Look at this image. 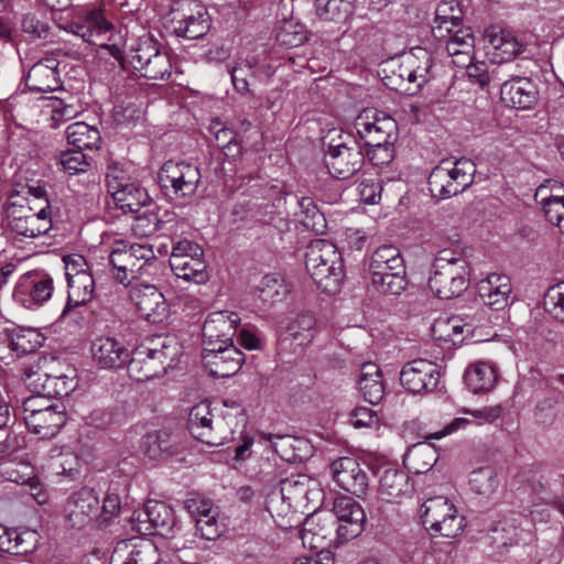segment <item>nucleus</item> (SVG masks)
Instances as JSON below:
<instances>
[{"label":"nucleus","instance_id":"obj_1","mask_svg":"<svg viewBox=\"0 0 564 564\" xmlns=\"http://www.w3.org/2000/svg\"><path fill=\"white\" fill-rule=\"evenodd\" d=\"M180 354L181 347L175 338H150L130 354L127 365L129 377L140 382L159 378L176 366Z\"/></svg>","mask_w":564,"mask_h":564},{"label":"nucleus","instance_id":"obj_2","mask_svg":"<svg viewBox=\"0 0 564 564\" xmlns=\"http://www.w3.org/2000/svg\"><path fill=\"white\" fill-rule=\"evenodd\" d=\"M215 409L208 401L194 405L188 415L191 433L199 442L208 446H220L234 440L239 425H245V415L236 408L234 410L214 413Z\"/></svg>","mask_w":564,"mask_h":564},{"label":"nucleus","instance_id":"obj_3","mask_svg":"<svg viewBox=\"0 0 564 564\" xmlns=\"http://www.w3.org/2000/svg\"><path fill=\"white\" fill-rule=\"evenodd\" d=\"M305 268L322 292H339L345 272L341 254L333 242L325 239L311 241L305 253Z\"/></svg>","mask_w":564,"mask_h":564},{"label":"nucleus","instance_id":"obj_4","mask_svg":"<svg viewBox=\"0 0 564 564\" xmlns=\"http://www.w3.org/2000/svg\"><path fill=\"white\" fill-rule=\"evenodd\" d=\"M453 10L448 3H441L436 8V15L432 32L435 39L444 44V48L452 62L457 67H465L474 61L475 37L469 29L459 26L460 19L448 15L447 11Z\"/></svg>","mask_w":564,"mask_h":564},{"label":"nucleus","instance_id":"obj_5","mask_svg":"<svg viewBox=\"0 0 564 564\" xmlns=\"http://www.w3.org/2000/svg\"><path fill=\"white\" fill-rule=\"evenodd\" d=\"M64 30L84 42L107 50L111 56L122 62L123 55L115 26L107 20L102 10L91 9L85 14L67 23Z\"/></svg>","mask_w":564,"mask_h":564},{"label":"nucleus","instance_id":"obj_6","mask_svg":"<svg viewBox=\"0 0 564 564\" xmlns=\"http://www.w3.org/2000/svg\"><path fill=\"white\" fill-rule=\"evenodd\" d=\"M476 165L469 159L440 162L427 178L431 195L437 199H447L466 191L473 183Z\"/></svg>","mask_w":564,"mask_h":564},{"label":"nucleus","instance_id":"obj_7","mask_svg":"<svg viewBox=\"0 0 564 564\" xmlns=\"http://www.w3.org/2000/svg\"><path fill=\"white\" fill-rule=\"evenodd\" d=\"M10 229L18 236L35 238L45 235L52 227V210L48 202L32 206L28 197L11 195L7 207Z\"/></svg>","mask_w":564,"mask_h":564},{"label":"nucleus","instance_id":"obj_8","mask_svg":"<svg viewBox=\"0 0 564 564\" xmlns=\"http://www.w3.org/2000/svg\"><path fill=\"white\" fill-rule=\"evenodd\" d=\"M433 67L432 54L423 47H414L402 56L398 68L392 70L393 76L386 77V85L413 95L433 78Z\"/></svg>","mask_w":564,"mask_h":564},{"label":"nucleus","instance_id":"obj_9","mask_svg":"<svg viewBox=\"0 0 564 564\" xmlns=\"http://www.w3.org/2000/svg\"><path fill=\"white\" fill-rule=\"evenodd\" d=\"M155 259L151 245L115 242L109 256L113 269V278L123 285H131L141 275L145 265Z\"/></svg>","mask_w":564,"mask_h":564},{"label":"nucleus","instance_id":"obj_10","mask_svg":"<svg viewBox=\"0 0 564 564\" xmlns=\"http://www.w3.org/2000/svg\"><path fill=\"white\" fill-rule=\"evenodd\" d=\"M421 519L432 536L455 538L464 529V518L458 516L454 503L444 496H435L424 501Z\"/></svg>","mask_w":564,"mask_h":564},{"label":"nucleus","instance_id":"obj_11","mask_svg":"<svg viewBox=\"0 0 564 564\" xmlns=\"http://www.w3.org/2000/svg\"><path fill=\"white\" fill-rule=\"evenodd\" d=\"M362 145L355 137L339 135L336 142L333 140L325 153V164L329 173L338 178L346 180L357 173L364 165L365 154Z\"/></svg>","mask_w":564,"mask_h":564},{"label":"nucleus","instance_id":"obj_12","mask_svg":"<svg viewBox=\"0 0 564 564\" xmlns=\"http://www.w3.org/2000/svg\"><path fill=\"white\" fill-rule=\"evenodd\" d=\"M170 268L178 279L205 283L208 280L203 248L187 239L176 241L170 256Z\"/></svg>","mask_w":564,"mask_h":564},{"label":"nucleus","instance_id":"obj_13","mask_svg":"<svg viewBox=\"0 0 564 564\" xmlns=\"http://www.w3.org/2000/svg\"><path fill=\"white\" fill-rule=\"evenodd\" d=\"M354 128L362 148L394 143L398 137L397 121L377 109H364L356 117Z\"/></svg>","mask_w":564,"mask_h":564},{"label":"nucleus","instance_id":"obj_14","mask_svg":"<svg viewBox=\"0 0 564 564\" xmlns=\"http://www.w3.org/2000/svg\"><path fill=\"white\" fill-rule=\"evenodd\" d=\"M129 63L140 76L149 79H163L171 75V59L166 52H162L150 37L139 39L132 45Z\"/></svg>","mask_w":564,"mask_h":564},{"label":"nucleus","instance_id":"obj_15","mask_svg":"<svg viewBox=\"0 0 564 564\" xmlns=\"http://www.w3.org/2000/svg\"><path fill=\"white\" fill-rule=\"evenodd\" d=\"M158 178L163 188H171L178 197H189L197 192L202 175L194 164L169 160L161 166Z\"/></svg>","mask_w":564,"mask_h":564},{"label":"nucleus","instance_id":"obj_16","mask_svg":"<svg viewBox=\"0 0 564 564\" xmlns=\"http://www.w3.org/2000/svg\"><path fill=\"white\" fill-rule=\"evenodd\" d=\"M132 529L143 535H167L173 531L175 516L173 510L163 502L149 501L143 509L137 510L131 517Z\"/></svg>","mask_w":564,"mask_h":564},{"label":"nucleus","instance_id":"obj_17","mask_svg":"<svg viewBox=\"0 0 564 564\" xmlns=\"http://www.w3.org/2000/svg\"><path fill=\"white\" fill-rule=\"evenodd\" d=\"M440 265L433 268L429 279V288L433 294L442 300L459 296L468 288L469 267L467 261L458 262L457 267Z\"/></svg>","mask_w":564,"mask_h":564},{"label":"nucleus","instance_id":"obj_18","mask_svg":"<svg viewBox=\"0 0 564 564\" xmlns=\"http://www.w3.org/2000/svg\"><path fill=\"white\" fill-rule=\"evenodd\" d=\"M54 291L53 278L43 271H31L23 274L15 289L14 299L29 310H34L47 302Z\"/></svg>","mask_w":564,"mask_h":564},{"label":"nucleus","instance_id":"obj_19","mask_svg":"<svg viewBox=\"0 0 564 564\" xmlns=\"http://www.w3.org/2000/svg\"><path fill=\"white\" fill-rule=\"evenodd\" d=\"M441 379L438 365L419 358L406 362L400 371V383L409 392L431 393L436 390Z\"/></svg>","mask_w":564,"mask_h":564},{"label":"nucleus","instance_id":"obj_20","mask_svg":"<svg viewBox=\"0 0 564 564\" xmlns=\"http://www.w3.org/2000/svg\"><path fill=\"white\" fill-rule=\"evenodd\" d=\"M176 36L187 40L203 37L210 29V17L207 8L198 0L183 3L180 13L172 19Z\"/></svg>","mask_w":564,"mask_h":564},{"label":"nucleus","instance_id":"obj_21","mask_svg":"<svg viewBox=\"0 0 564 564\" xmlns=\"http://www.w3.org/2000/svg\"><path fill=\"white\" fill-rule=\"evenodd\" d=\"M99 498L90 488L73 492L66 500L64 514L69 528L82 530L98 518Z\"/></svg>","mask_w":564,"mask_h":564},{"label":"nucleus","instance_id":"obj_22","mask_svg":"<svg viewBox=\"0 0 564 564\" xmlns=\"http://www.w3.org/2000/svg\"><path fill=\"white\" fill-rule=\"evenodd\" d=\"M204 366L216 378H228L239 371L243 364V354L232 344H224L204 348L202 354Z\"/></svg>","mask_w":564,"mask_h":564},{"label":"nucleus","instance_id":"obj_23","mask_svg":"<svg viewBox=\"0 0 564 564\" xmlns=\"http://www.w3.org/2000/svg\"><path fill=\"white\" fill-rule=\"evenodd\" d=\"M333 479L345 491L357 497L366 495L369 486L367 467L354 457H340L330 465Z\"/></svg>","mask_w":564,"mask_h":564},{"label":"nucleus","instance_id":"obj_24","mask_svg":"<svg viewBox=\"0 0 564 564\" xmlns=\"http://www.w3.org/2000/svg\"><path fill=\"white\" fill-rule=\"evenodd\" d=\"M129 295L141 316L147 321L161 323L167 316V303L155 285L135 282L131 284Z\"/></svg>","mask_w":564,"mask_h":564},{"label":"nucleus","instance_id":"obj_25","mask_svg":"<svg viewBox=\"0 0 564 564\" xmlns=\"http://www.w3.org/2000/svg\"><path fill=\"white\" fill-rule=\"evenodd\" d=\"M332 510L337 519L336 532L339 539L351 540L362 532L366 513L356 500L346 496L338 497Z\"/></svg>","mask_w":564,"mask_h":564},{"label":"nucleus","instance_id":"obj_26","mask_svg":"<svg viewBox=\"0 0 564 564\" xmlns=\"http://www.w3.org/2000/svg\"><path fill=\"white\" fill-rule=\"evenodd\" d=\"M110 564H167L151 540L120 541L111 555Z\"/></svg>","mask_w":564,"mask_h":564},{"label":"nucleus","instance_id":"obj_27","mask_svg":"<svg viewBox=\"0 0 564 564\" xmlns=\"http://www.w3.org/2000/svg\"><path fill=\"white\" fill-rule=\"evenodd\" d=\"M486 53L495 64H501L513 59L523 51L514 35L497 26H489L484 34Z\"/></svg>","mask_w":564,"mask_h":564},{"label":"nucleus","instance_id":"obj_28","mask_svg":"<svg viewBox=\"0 0 564 564\" xmlns=\"http://www.w3.org/2000/svg\"><path fill=\"white\" fill-rule=\"evenodd\" d=\"M93 360L102 369H120L128 365L130 351L117 338L98 336L90 345Z\"/></svg>","mask_w":564,"mask_h":564},{"label":"nucleus","instance_id":"obj_29","mask_svg":"<svg viewBox=\"0 0 564 564\" xmlns=\"http://www.w3.org/2000/svg\"><path fill=\"white\" fill-rule=\"evenodd\" d=\"M239 317L235 313L214 312L203 325L204 348L232 343Z\"/></svg>","mask_w":564,"mask_h":564},{"label":"nucleus","instance_id":"obj_30","mask_svg":"<svg viewBox=\"0 0 564 564\" xmlns=\"http://www.w3.org/2000/svg\"><path fill=\"white\" fill-rule=\"evenodd\" d=\"M58 65L54 56H46L33 64L25 76L26 87L37 93L56 90L61 86Z\"/></svg>","mask_w":564,"mask_h":564},{"label":"nucleus","instance_id":"obj_31","mask_svg":"<svg viewBox=\"0 0 564 564\" xmlns=\"http://www.w3.org/2000/svg\"><path fill=\"white\" fill-rule=\"evenodd\" d=\"M511 291L510 278L500 273H491L478 284V293L484 304L495 311L508 305Z\"/></svg>","mask_w":564,"mask_h":564},{"label":"nucleus","instance_id":"obj_32","mask_svg":"<svg viewBox=\"0 0 564 564\" xmlns=\"http://www.w3.org/2000/svg\"><path fill=\"white\" fill-rule=\"evenodd\" d=\"M501 99L517 109H530L538 99V89L528 77H517L500 87Z\"/></svg>","mask_w":564,"mask_h":564},{"label":"nucleus","instance_id":"obj_33","mask_svg":"<svg viewBox=\"0 0 564 564\" xmlns=\"http://www.w3.org/2000/svg\"><path fill=\"white\" fill-rule=\"evenodd\" d=\"M65 422V408L62 403L44 412L34 413L29 417H24V423L29 431L39 435L41 438L54 437Z\"/></svg>","mask_w":564,"mask_h":564},{"label":"nucleus","instance_id":"obj_34","mask_svg":"<svg viewBox=\"0 0 564 564\" xmlns=\"http://www.w3.org/2000/svg\"><path fill=\"white\" fill-rule=\"evenodd\" d=\"M66 280L67 301L62 311V317H65L73 308L86 305L90 302L95 292V280L90 271L68 276Z\"/></svg>","mask_w":564,"mask_h":564},{"label":"nucleus","instance_id":"obj_35","mask_svg":"<svg viewBox=\"0 0 564 564\" xmlns=\"http://www.w3.org/2000/svg\"><path fill=\"white\" fill-rule=\"evenodd\" d=\"M37 380L41 381L37 386L42 389V393L51 398L67 397L77 387L75 369L70 367H66L65 370L44 372Z\"/></svg>","mask_w":564,"mask_h":564},{"label":"nucleus","instance_id":"obj_36","mask_svg":"<svg viewBox=\"0 0 564 564\" xmlns=\"http://www.w3.org/2000/svg\"><path fill=\"white\" fill-rule=\"evenodd\" d=\"M108 193L112 196L116 207L124 214H138L151 200L145 188L135 182L123 184Z\"/></svg>","mask_w":564,"mask_h":564},{"label":"nucleus","instance_id":"obj_37","mask_svg":"<svg viewBox=\"0 0 564 564\" xmlns=\"http://www.w3.org/2000/svg\"><path fill=\"white\" fill-rule=\"evenodd\" d=\"M404 262L399 250L393 246H381L371 254L369 260L370 280L389 274L390 272H403Z\"/></svg>","mask_w":564,"mask_h":564},{"label":"nucleus","instance_id":"obj_38","mask_svg":"<svg viewBox=\"0 0 564 564\" xmlns=\"http://www.w3.org/2000/svg\"><path fill=\"white\" fill-rule=\"evenodd\" d=\"M464 381L473 393L488 392L497 381V372L492 365L479 361L465 370Z\"/></svg>","mask_w":564,"mask_h":564},{"label":"nucleus","instance_id":"obj_39","mask_svg":"<svg viewBox=\"0 0 564 564\" xmlns=\"http://www.w3.org/2000/svg\"><path fill=\"white\" fill-rule=\"evenodd\" d=\"M358 386L364 399L370 404L379 403L384 395L381 372L376 364L362 365Z\"/></svg>","mask_w":564,"mask_h":564},{"label":"nucleus","instance_id":"obj_40","mask_svg":"<svg viewBox=\"0 0 564 564\" xmlns=\"http://www.w3.org/2000/svg\"><path fill=\"white\" fill-rule=\"evenodd\" d=\"M141 446L144 454L151 459H160L178 452L175 437L165 431L148 433L142 438Z\"/></svg>","mask_w":564,"mask_h":564},{"label":"nucleus","instance_id":"obj_41","mask_svg":"<svg viewBox=\"0 0 564 564\" xmlns=\"http://www.w3.org/2000/svg\"><path fill=\"white\" fill-rule=\"evenodd\" d=\"M411 489L409 476L401 470L387 468L380 476L379 492L387 501H394Z\"/></svg>","mask_w":564,"mask_h":564},{"label":"nucleus","instance_id":"obj_42","mask_svg":"<svg viewBox=\"0 0 564 564\" xmlns=\"http://www.w3.org/2000/svg\"><path fill=\"white\" fill-rule=\"evenodd\" d=\"M67 142L77 150L98 149L101 141L99 130L86 122L77 121L67 126L65 130Z\"/></svg>","mask_w":564,"mask_h":564},{"label":"nucleus","instance_id":"obj_43","mask_svg":"<svg viewBox=\"0 0 564 564\" xmlns=\"http://www.w3.org/2000/svg\"><path fill=\"white\" fill-rule=\"evenodd\" d=\"M315 481L304 474H292L280 481V492L283 501L291 507L307 499L310 487Z\"/></svg>","mask_w":564,"mask_h":564},{"label":"nucleus","instance_id":"obj_44","mask_svg":"<svg viewBox=\"0 0 564 564\" xmlns=\"http://www.w3.org/2000/svg\"><path fill=\"white\" fill-rule=\"evenodd\" d=\"M36 542L34 531L8 530L0 536V550L15 555L28 554L35 549Z\"/></svg>","mask_w":564,"mask_h":564},{"label":"nucleus","instance_id":"obj_45","mask_svg":"<svg viewBox=\"0 0 564 564\" xmlns=\"http://www.w3.org/2000/svg\"><path fill=\"white\" fill-rule=\"evenodd\" d=\"M260 437L264 441L270 442L272 449L283 460L291 462V460L301 458V456L296 453V451H300L302 445H305L304 440L296 438L291 435L270 434V433H261Z\"/></svg>","mask_w":564,"mask_h":564},{"label":"nucleus","instance_id":"obj_46","mask_svg":"<svg viewBox=\"0 0 564 564\" xmlns=\"http://www.w3.org/2000/svg\"><path fill=\"white\" fill-rule=\"evenodd\" d=\"M299 221L308 230L315 234H323L326 229V219L318 210L317 205L311 197H302L299 200Z\"/></svg>","mask_w":564,"mask_h":564},{"label":"nucleus","instance_id":"obj_47","mask_svg":"<svg viewBox=\"0 0 564 564\" xmlns=\"http://www.w3.org/2000/svg\"><path fill=\"white\" fill-rule=\"evenodd\" d=\"M289 293L283 280L275 274H268L262 278L258 286V296L264 304L282 302Z\"/></svg>","mask_w":564,"mask_h":564},{"label":"nucleus","instance_id":"obj_48","mask_svg":"<svg viewBox=\"0 0 564 564\" xmlns=\"http://www.w3.org/2000/svg\"><path fill=\"white\" fill-rule=\"evenodd\" d=\"M354 10V0H316V11L326 21H338Z\"/></svg>","mask_w":564,"mask_h":564},{"label":"nucleus","instance_id":"obj_49","mask_svg":"<svg viewBox=\"0 0 564 564\" xmlns=\"http://www.w3.org/2000/svg\"><path fill=\"white\" fill-rule=\"evenodd\" d=\"M210 132L215 135L217 145L225 150L227 156L236 158L241 153V147L236 140V132L224 127L220 120H213L209 127Z\"/></svg>","mask_w":564,"mask_h":564},{"label":"nucleus","instance_id":"obj_50","mask_svg":"<svg viewBox=\"0 0 564 564\" xmlns=\"http://www.w3.org/2000/svg\"><path fill=\"white\" fill-rule=\"evenodd\" d=\"M405 460L412 465L415 473L429 470L436 462V454L430 444L413 445L405 455Z\"/></svg>","mask_w":564,"mask_h":564},{"label":"nucleus","instance_id":"obj_51","mask_svg":"<svg viewBox=\"0 0 564 564\" xmlns=\"http://www.w3.org/2000/svg\"><path fill=\"white\" fill-rule=\"evenodd\" d=\"M469 485L477 495L489 497L497 490L499 481L492 468L482 467L470 474Z\"/></svg>","mask_w":564,"mask_h":564},{"label":"nucleus","instance_id":"obj_52","mask_svg":"<svg viewBox=\"0 0 564 564\" xmlns=\"http://www.w3.org/2000/svg\"><path fill=\"white\" fill-rule=\"evenodd\" d=\"M293 339L300 346L310 344L316 333V321L311 313L300 314L290 326Z\"/></svg>","mask_w":564,"mask_h":564},{"label":"nucleus","instance_id":"obj_53","mask_svg":"<svg viewBox=\"0 0 564 564\" xmlns=\"http://www.w3.org/2000/svg\"><path fill=\"white\" fill-rule=\"evenodd\" d=\"M34 468L22 462L4 460L0 463V476L6 481L24 485L33 477Z\"/></svg>","mask_w":564,"mask_h":564},{"label":"nucleus","instance_id":"obj_54","mask_svg":"<svg viewBox=\"0 0 564 564\" xmlns=\"http://www.w3.org/2000/svg\"><path fill=\"white\" fill-rule=\"evenodd\" d=\"M545 312L560 323H564V282L547 289L543 300Z\"/></svg>","mask_w":564,"mask_h":564},{"label":"nucleus","instance_id":"obj_55","mask_svg":"<svg viewBox=\"0 0 564 564\" xmlns=\"http://www.w3.org/2000/svg\"><path fill=\"white\" fill-rule=\"evenodd\" d=\"M371 285L378 293L399 295L406 286L405 269L403 272L395 271L389 274L383 273L380 278H375L373 281H371Z\"/></svg>","mask_w":564,"mask_h":564},{"label":"nucleus","instance_id":"obj_56","mask_svg":"<svg viewBox=\"0 0 564 564\" xmlns=\"http://www.w3.org/2000/svg\"><path fill=\"white\" fill-rule=\"evenodd\" d=\"M48 468L56 476L74 477L78 473V458L69 451L58 452L51 456Z\"/></svg>","mask_w":564,"mask_h":564},{"label":"nucleus","instance_id":"obj_57","mask_svg":"<svg viewBox=\"0 0 564 564\" xmlns=\"http://www.w3.org/2000/svg\"><path fill=\"white\" fill-rule=\"evenodd\" d=\"M467 319L468 321H464L463 324H460L456 318H452L449 321H441L434 325V329L443 327L451 328L452 333L446 334L445 337H447L453 343H456L455 337L458 334L465 333L466 336H473L475 329L481 326L482 317L475 315L473 317L467 316Z\"/></svg>","mask_w":564,"mask_h":564},{"label":"nucleus","instance_id":"obj_58","mask_svg":"<svg viewBox=\"0 0 564 564\" xmlns=\"http://www.w3.org/2000/svg\"><path fill=\"white\" fill-rule=\"evenodd\" d=\"M37 393L23 400L22 402V414L23 419L33 415L34 413L44 412L57 404L58 402L51 401V397L42 393V389L36 386Z\"/></svg>","mask_w":564,"mask_h":564},{"label":"nucleus","instance_id":"obj_59","mask_svg":"<svg viewBox=\"0 0 564 564\" xmlns=\"http://www.w3.org/2000/svg\"><path fill=\"white\" fill-rule=\"evenodd\" d=\"M219 511L207 514L195 522L196 534L207 541H215L221 535V524L219 522Z\"/></svg>","mask_w":564,"mask_h":564},{"label":"nucleus","instance_id":"obj_60","mask_svg":"<svg viewBox=\"0 0 564 564\" xmlns=\"http://www.w3.org/2000/svg\"><path fill=\"white\" fill-rule=\"evenodd\" d=\"M514 518L499 521L492 529L495 533L492 540L502 546L516 543L518 541V528L514 525Z\"/></svg>","mask_w":564,"mask_h":564},{"label":"nucleus","instance_id":"obj_61","mask_svg":"<svg viewBox=\"0 0 564 564\" xmlns=\"http://www.w3.org/2000/svg\"><path fill=\"white\" fill-rule=\"evenodd\" d=\"M59 164L70 175L85 172L89 165L82 150L63 152L59 158Z\"/></svg>","mask_w":564,"mask_h":564},{"label":"nucleus","instance_id":"obj_62","mask_svg":"<svg viewBox=\"0 0 564 564\" xmlns=\"http://www.w3.org/2000/svg\"><path fill=\"white\" fill-rule=\"evenodd\" d=\"M185 506L195 521L199 520L200 518H205L207 514L218 512V508L210 499L200 496L188 498L185 502Z\"/></svg>","mask_w":564,"mask_h":564},{"label":"nucleus","instance_id":"obj_63","mask_svg":"<svg viewBox=\"0 0 564 564\" xmlns=\"http://www.w3.org/2000/svg\"><path fill=\"white\" fill-rule=\"evenodd\" d=\"M160 228L161 220L158 218V215L153 213H144L143 215L137 216L132 225V229L141 236L152 235Z\"/></svg>","mask_w":564,"mask_h":564},{"label":"nucleus","instance_id":"obj_64","mask_svg":"<svg viewBox=\"0 0 564 564\" xmlns=\"http://www.w3.org/2000/svg\"><path fill=\"white\" fill-rule=\"evenodd\" d=\"M14 348L23 354L32 352L42 346L40 335L33 329L22 330L13 340Z\"/></svg>","mask_w":564,"mask_h":564}]
</instances>
